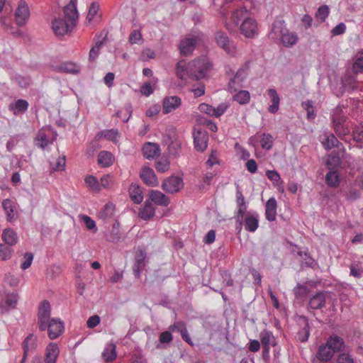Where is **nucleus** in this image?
<instances>
[{"label": "nucleus", "instance_id": "nucleus-32", "mask_svg": "<svg viewBox=\"0 0 363 363\" xmlns=\"http://www.w3.org/2000/svg\"><path fill=\"white\" fill-rule=\"evenodd\" d=\"M114 157L108 151H101L98 155V164L102 167H108L113 164Z\"/></svg>", "mask_w": 363, "mask_h": 363}, {"label": "nucleus", "instance_id": "nucleus-40", "mask_svg": "<svg viewBox=\"0 0 363 363\" xmlns=\"http://www.w3.org/2000/svg\"><path fill=\"white\" fill-rule=\"evenodd\" d=\"M103 357L107 362H112L116 358V347L114 344H108L102 353Z\"/></svg>", "mask_w": 363, "mask_h": 363}, {"label": "nucleus", "instance_id": "nucleus-12", "mask_svg": "<svg viewBox=\"0 0 363 363\" xmlns=\"http://www.w3.org/2000/svg\"><path fill=\"white\" fill-rule=\"evenodd\" d=\"M300 327L297 333V339L302 342H306L310 335V324L308 319L305 316H301L298 320Z\"/></svg>", "mask_w": 363, "mask_h": 363}, {"label": "nucleus", "instance_id": "nucleus-54", "mask_svg": "<svg viewBox=\"0 0 363 363\" xmlns=\"http://www.w3.org/2000/svg\"><path fill=\"white\" fill-rule=\"evenodd\" d=\"M37 145L42 149H45L48 146V142L45 133L40 130L36 137Z\"/></svg>", "mask_w": 363, "mask_h": 363}, {"label": "nucleus", "instance_id": "nucleus-35", "mask_svg": "<svg viewBox=\"0 0 363 363\" xmlns=\"http://www.w3.org/2000/svg\"><path fill=\"white\" fill-rule=\"evenodd\" d=\"M334 353L333 352V350H331L326 343L325 345H323L320 346L318 353H317V357L323 362H327L330 360Z\"/></svg>", "mask_w": 363, "mask_h": 363}, {"label": "nucleus", "instance_id": "nucleus-34", "mask_svg": "<svg viewBox=\"0 0 363 363\" xmlns=\"http://www.w3.org/2000/svg\"><path fill=\"white\" fill-rule=\"evenodd\" d=\"M56 69L60 72L77 74L80 71V67L74 62H65L59 65Z\"/></svg>", "mask_w": 363, "mask_h": 363}, {"label": "nucleus", "instance_id": "nucleus-43", "mask_svg": "<svg viewBox=\"0 0 363 363\" xmlns=\"http://www.w3.org/2000/svg\"><path fill=\"white\" fill-rule=\"evenodd\" d=\"M233 100L240 104H246L250 100V95L248 91L241 90L233 95Z\"/></svg>", "mask_w": 363, "mask_h": 363}, {"label": "nucleus", "instance_id": "nucleus-14", "mask_svg": "<svg viewBox=\"0 0 363 363\" xmlns=\"http://www.w3.org/2000/svg\"><path fill=\"white\" fill-rule=\"evenodd\" d=\"M60 354V348L55 342L49 343L45 350L44 362L57 363Z\"/></svg>", "mask_w": 363, "mask_h": 363}, {"label": "nucleus", "instance_id": "nucleus-50", "mask_svg": "<svg viewBox=\"0 0 363 363\" xmlns=\"http://www.w3.org/2000/svg\"><path fill=\"white\" fill-rule=\"evenodd\" d=\"M246 209H247V206L238 207V211L235 216L236 222L238 223V226L237 227V229H238L239 231H240L242 230L243 220L245 216V214Z\"/></svg>", "mask_w": 363, "mask_h": 363}, {"label": "nucleus", "instance_id": "nucleus-33", "mask_svg": "<svg viewBox=\"0 0 363 363\" xmlns=\"http://www.w3.org/2000/svg\"><path fill=\"white\" fill-rule=\"evenodd\" d=\"M106 239L111 242H116L121 239L119 223H115L105 234Z\"/></svg>", "mask_w": 363, "mask_h": 363}, {"label": "nucleus", "instance_id": "nucleus-37", "mask_svg": "<svg viewBox=\"0 0 363 363\" xmlns=\"http://www.w3.org/2000/svg\"><path fill=\"white\" fill-rule=\"evenodd\" d=\"M2 240L9 246H13L16 244L18 237L14 230L8 228L5 229L2 233Z\"/></svg>", "mask_w": 363, "mask_h": 363}, {"label": "nucleus", "instance_id": "nucleus-7", "mask_svg": "<svg viewBox=\"0 0 363 363\" xmlns=\"http://www.w3.org/2000/svg\"><path fill=\"white\" fill-rule=\"evenodd\" d=\"M240 33L247 38H254L258 33L257 21L251 17H246L240 26Z\"/></svg>", "mask_w": 363, "mask_h": 363}, {"label": "nucleus", "instance_id": "nucleus-28", "mask_svg": "<svg viewBox=\"0 0 363 363\" xmlns=\"http://www.w3.org/2000/svg\"><path fill=\"white\" fill-rule=\"evenodd\" d=\"M64 13L69 21L75 23L78 18L76 0H70L69 3L64 8Z\"/></svg>", "mask_w": 363, "mask_h": 363}, {"label": "nucleus", "instance_id": "nucleus-11", "mask_svg": "<svg viewBox=\"0 0 363 363\" xmlns=\"http://www.w3.org/2000/svg\"><path fill=\"white\" fill-rule=\"evenodd\" d=\"M183 185L181 177L172 176L164 180L162 188L168 194H174L180 191Z\"/></svg>", "mask_w": 363, "mask_h": 363}, {"label": "nucleus", "instance_id": "nucleus-9", "mask_svg": "<svg viewBox=\"0 0 363 363\" xmlns=\"http://www.w3.org/2000/svg\"><path fill=\"white\" fill-rule=\"evenodd\" d=\"M29 17L30 10L28 4L24 0L19 1L15 11V20L17 25L19 26L26 25Z\"/></svg>", "mask_w": 363, "mask_h": 363}, {"label": "nucleus", "instance_id": "nucleus-31", "mask_svg": "<svg viewBox=\"0 0 363 363\" xmlns=\"http://www.w3.org/2000/svg\"><path fill=\"white\" fill-rule=\"evenodd\" d=\"M128 192H129L130 197L131 200L135 203L138 204L143 201V191L138 185H137L135 184H130V186H129V189H128Z\"/></svg>", "mask_w": 363, "mask_h": 363}, {"label": "nucleus", "instance_id": "nucleus-63", "mask_svg": "<svg viewBox=\"0 0 363 363\" xmlns=\"http://www.w3.org/2000/svg\"><path fill=\"white\" fill-rule=\"evenodd\" d=\"M336 363H354V362L350 354L342 353L337 356Z\"/></svg>", "mask_w": 363, "mask_h": 363}, {"label": "nucleus", "instance_id": "nucleus-52", "mask_svg": "<svg viewBox=\"0 0 363 363\" xmlns=\"http://www.w3.org/2000/svg\"><path fill=\"white\" fill-rule=\"evenodd\" d=\"M13 252L12 249L9 246H6L4 244H0V259L6 260L11 257Z\"/></svg>", "mask_w": 363, "mask_h": 363}, {"label": "nucleus", "instance_id": "nucleus-57", "mask_svg": "<svg viewBox=\"0 0 363 363\" xmlns=\"http://www.w3.org/2000/svg\"><path fill=\"white\" fill-rule=\"evenodd\" d=\"M99 9V4L98 3L93 2L91 4L89 11H88L87 17H86V19L89 22L91 21L94 18V17L96 16V15L98 13Z\"/></svg>", "mask_w": 363, "mask_h": 363}, {"label": "nucleus", "instance_id": "nucleus-49", "mask_svg": "<svg viewBox=\"0 0 363 363\" xmlns=\"http://www.w3.org/2000/svg\"><path fill=\"white\" fill-rule=\"evenodd\" d=\"M247 13V9L245 7H242L233 12L232 20L233 23L238 25L242 18H246L245 15Z\"/></svg>", "mask_w": 363, "mask_h": 363}, {"label": "nucleus", "instance_id": "nucleus-19", "mask_svg": "<svg viewBox=\"0 0 363 363\" xmlns=\"http://www.w3.org/2000/svg\"><path fill=\"white\" fill-rule=\"evenodd\" d=\"M150 201L160 206H167L169 204V199L162 192L157 190H151L149 192Z\"/></svg>", "mask_w": 363, "mask_h": 363}, {"label": "nucleus", "instance_id": "nucleus-30", "mask_svg": "<svg viewBox=\"0 0 363 363\" xmlns=\"http://www.w3.org/2000/svg\"><path fill=\"white\" fill-rule=\"evenodd\" d=\"M143 155L145 158L154 159L159 156L160 155V148L158 145L151 143H147L144 145L143 147Z\"/></svg>", "mask_w": 363, "mask_h": 363}, {"label": "nucleus", "instance_id": "nucleus-62", "mask_svg": "<svg viewBox=\"0 0 363 363\" xmlns=\"http://www.w3.org/2000/svg\"><path fill=\"white\" fill-rule=\"evenodd\" d=\"M23 259L24 260L22 262L21 267L22 269L25 270L30 267L33 260V254L31 252H26L24 255Z\"/></svg>", "mask_w": 363, "mask_h": 363}, {"label": "nucleus", "instance_id": "nucleus-13", "mask_svg": "<svg viewBox=\"0 0 363 363\" xmlns=\"http://www.w3.org/2000/svg\"><path fill=\"white\" fill-rule=\"evenodd\" d=\"M181 104L182 100L179 96H167L163 99L162 112L164 114L169 113L178 108Z\"/></svg>", "mask_w": 363, "mask_h": 363}, {"label": "nucleus", "instance_id": "nucleus-41", "mask_svg": "<svg viewBox=\"0 0 363 363\" xmlns=\"http://www.w3.org/2000/svg\"><path fill=\"white\" fill-rule=\"evenodd\" d=\"M85 183L87 186L94 192H99L101 191V185L97 178L92 175H88L85 177Z\"/></svg>", "mask_w": 363, "mask_h": 363}, {"label": "nucleus", "instance_id": "nucleus-42", "mask_svg": "<svg viewBox=\"0 0 363 363\" xmlns=\"http://www.w3.org/2000/svg\"><path fill=\"white\" fill-rule=\"evenodd\" d=\"M356 186H357L354 184L350 186L347 191L345 192L347 200L350 201H354L360 198L361 192L356 188Z\"/></svg>", "mask_w": 363, "mask_h": 363}, {"label": "nucleus", "instance_id": "nucleus-64", "mask_svg": "<svg viewBox=\"0 0 363 363\" xmlns=\"http://www.w3.org/2000/svg\"><path fill=\"white\" fill-rule=\"evenodd\" d=\"M353 70L355 73L363 72V57H358L353 63Z\"/></svg>", "mask_w": 363, "mask_h": 363}, {"label": "nucleus", "instance_id": "nucleus-18", "mask_svg": "<svg viewBox=\"0 0 363 363\" xmlns=\"http://www.w3.org/2000/svg\"><path fill=\"white\" fill-rule=\"evenodd\" d=\"M326 301L325 292L319 291L310 296L308 305L311 309H320L325 306Z\"/></svg>", "mask_w": 363, "mask_h": 363}, {"label": "nucleus", "instance_id": "nucleus-59", "mask_svg": "<svg viewBox=\"0 0 363 363\" xmlns=\"http://www.w3.org/2000/svg\"><path fill=\"white\" fill-rule=\"evenodd\" d=\"M293 291L296 298H302L306 296L308 293V289L303 285L297 284L293 289Z\"/></svg>", "mask_w": 363, "mask_h": 363}, {"label": "nucleus", "instance_id": "nucleus-1", "mask_svg": "<svg viewBox=\"0 0 363 363\" xmlns=\"http://www.w3.org/2000/svg\"><path fill=\"white\" fill-rule=\"evenodd\" d=\"M330 119L332 128L335 133L340 139L347 141V138H350L351 128L344 112V107L338 105L333 109Z\"/></svg>", "mask_w": 363, "mask_h": 363}, {"label": "nucleus", "instance_id": "nucleus-39", "mask_svg": "<svg viewBox=\"0 0 363 363\" xmlns=\"http://www.w3.org/2000/svg\"><path fill=\"white\" fill-rule=\"evenodd\" d=\"M9 107L15 115H18L20 113H24L28 109V103L24 99H18L14 104H10Z\"/></svg>", "mask_w": 363, "mask_h": 363}, {"label": "nucleus", "instance_id": "nucleus-44", "mask_svg": "<svg viewBox=\"0 0 363 363\" xmlns=\"http://www.w3.org/2000/svg\"><path fill=\"white\" fill-rule=\"evenodd\" d=\"M115 207L113 203H108L104 208L99 212L98 216L99 218L106 219L111 217L114 213Z\"/></svg>", "mask_w": 363, "mask_h": 363}, {"label": "nucleus", "instance_id": "nucleus-5", "mask_svg": "<svg viewBox=\"0 0 363 363\" xmlns=\"http://www.w3.org/2000/svg\"><path fill=\"white\" fill-rule=\"evenodd\" d=\"M51 307L49 301L41 302L38 313V325L40 331H45L46 323L50 320Z\"/></svg>", "mask_w": 363, "mask_h": 363}, {"label": "nucleus", "instance_id": "nucleus-4", "mask_svg": "<svg viewBox=\"0 0 363 363\" xmlns=\"http://www.w3.org/2000/svg\"><path fill=\"white\" fill-rule=\"evenodd\" d=\"M204 35L201 32H195L188 37L182 39L179 45L180 54L183 56L191 55L196 45L203 40Z\"/></svg>", "mask_w": 363, "mask_h": 363}, {"label": "nucleus", "instance_id": "nucleus-29", "mask_svg": "<svg viewBox=\"0 0 363 363\" xmlns=\"http://www.w3.org/2000/svg\"><path fill=\"white\" fill-rule=\"evenodd\" d=\"M267 94L272 101V105L268 108V111L271 113H276L279 108L280 98L275 89H269Z\"/></svg>", "mask_w": 363, "mask_h": 363}, {"label": "nucleus", "instance_id": "nucleus-2", "mask_svg": "<svg viewBox=\"0 0 363 363\" xmlns=\"http://www.w3.org/2000/svg\"><path fill=\"white\" fill-rule=\"evenodd\" d=\"M269 38L274 40H280L286 48H291L298 40V37L295 32L289 31L284 21H277L272 24Z\"/></svg>", "mask_w": 363, "mask_h": 363}, {"label": "nucleus", "instance_id": "nucleus-55", "mask_svg": "<svg viewBox=\"0 0 363 363\" xmlns=\"http://www.w3.org/2000/svg\"><path fill=\"white\" fill-rule=\"evenodd\" d=\"M81 219L88 230H94V232L96 231L97 228L96 226V222L91 217L86 215H83L81 216Z\"/></svg>", "mask_w": 363, "mask_h": 363}, {"label": "nucleus", "instance_id": "nucleus-46", "mask_svg": "<svg viewBox=\"0 0 363 363\" xmlns=\"http://www.w3.org/2000/svg\"><path fill=\"white\" fill-rule=\"evenodd\" d=\"M350 274L356 279L363 277V267L359 262H354L350 266Z\"/></svg>", "mask_w": 363, "mask_h": 363}, {"label": "nucleus", "instance_id": "nucleus-60", "mask_svg": "<svg viewBox=\"0 0 363 363\" xmlns=\"http://www.w3.org/2000/svg\"><path fill=\"white\" fill-rule=\"evenodd\" d=\"M352 138L357 143H363V125L357 126L352 131Z\"/></svg>", "mask_w": 363, "mask_h": 363}, {"label": "nucleus", "instance_id": "nucleus-47", "mask_svg": "<svg viewBox=\"0 0 363 363\" xmlns=\"http://www.w3.org/2000/svg\"><path fill=\"white\" fill-rule=\"evenodd\" d=\"M2 206L6 213L7 220L11 221L14 218V207L10 199H5L2 202Z\"/></svg>", "mask_w": 363, "mask_h": 363}, {"label": "nucleus", "instance_id": "nucleus-27", "mask_svg": "<svg viewBox=\"0 0 363 363\" xmlns=\"http://www.w3.org/2000/svg\"><path fill=\"white\" fill-rule=\"evenodd\" d=\"M260 340L262 345L263 351L269 352L270 345H275V340L273 333L269 330H264L260 333Z\"/></svg>", "mask_w": 363, "mask_h": 363}, {"label": "nucleus", "instance_id": "nucleus-24", "mask_svg": "<svg viewBox=\"0 0 363 363\" xmlns=\"http://www.w3.org/2000/svg\"><path fill=\"white\" fill-rule=\"evenodd\" d=\"M155 208L152 203L148 200L145 201L144 205L140 208L139 217L145 220H150L155 216Z\"/></svg>", "mask_w": 363, "mask_h": 363}, {"label": "nucleus", "instance_id": "nucleus-58", "mask_svg": "<svg viewBox=\"0 0 363 363\" xmlns=\"http://www.w3.org/2000/svg\"><path fill=\"white\" fill-rule=\"evenodd\" d=\"M102 45H103V42L99 41V42H97L96 43V45L91 48V49L89 51V60L94 61L95 59L97 58Z\"/></svg>", "mask_w": 363, "mask_h": 363}, {"label": "nucleus", "instance_id": "nucleus-26", "mask_svg": "<svg viewBox=\"0 0 363 363\" xmlns=\"http://www.w3.org/2000/svg\"><path fill=\"white\" fill-rule=\"evenodd\" d=\"M277 203L274 197L270 198L265 205V216L269 221H274L277 217Z\"/></svg>", "mask_w": 363, "mask_h": 363}, {"label": "nucleus", "instance_id": "nucleus-25", "mask_svg": "<svg viewBox=\"0 0 363 363\" xmlns=\"http://www.w3.org/2000/svg\"><path fill=\"white\" fill-rule=\"evenodd\" d=\"M18 302L16 294H10L0 298V308L2 311H8L16 307Z\"/></svg>", "mask_w": 363, "mask_h": 363}, {"label": "nucleus", "instance_id": "nucleus-51", "mask_svg": "<svg viewBox=\"0 0 363 363\" xmlns=\"http://www.w3.org/2000/svg\"><path fill=\"white\" fill-rule=\"evenodd\" d=\"M128 41L130 44H141L143 40L140 30H133L129 35Z\"/></svg>", "mask_w": 363, "mask_h": 363}, {"label": "nucleus", "instance_id": "nucleus-48", "mask_svg": "<svg viewBox=\"0 0 363 363\" xmlns=\"http://www.w3.org/2000/svg\"><path fill=\"white\" fill-rule=\"evenodd\" d=\"M261 146L266 150L272 149L273 145V138L269 133H263L260 140Z\"/></svg>", "mask_w": 363, "mask_h": 363}, {"label": "nucleus", "instance_id": "nucleus-56", "mask_svg": "<svg viewBox=\"0 0 363 363\" xmlns=\"http://www.w3.org/2000/svg\"><path fill=\"white\" fill-rule=\"evenodd\" d=\"M329 14V8L328 6L323 5L318 8V11L315 13V16L317 18L320 19V21H325L326 18Z\"/></svg>", "mask_w": 363, "mask_h": 363}, {"label": "nucleus", "instance_id": "nucleus-15", "mask_svg": "<svg viewBox=\"0 0 363 363\" xmlns=\"http://www.w3.org/2000/svg\"><path fill=\"white\" fill-rule=\"evenodd\" d=\"M140 177L143 182L147 186L154 187L158 185L156 174L154 170L150 167H143L140 173Z\"/></svg>", "mask_w": 363, "mask_h": 363}, {"label": "nucleus", "instance_id": "nucleus-8", "mask_svg": "<svg viewBox=\"0 0 363 363\" xmlns=\"http://www.w3.org/2000/svg\"><path fill=\"white\" fill-rule=\"evenodd\" d=\"M46 330H48L49 338L55 340L63 333L65 330L64 323L60 318H52L46 323Z\"/></svg>", "mask_w": 363, "mask_h": 363}, {"label": "nucleus", "instance_id": "nucleus-61", "mask_svg": "<svg viewBox=\"0 0 363 363\" xmlns=\"http://www.w3.org/2000/svg\"><path fill=\"white\" fill-rule=\"evenodd\" d=\"M266 175L273 182L274 185L282 181L280 174L276 170H267Z\"/></svg>", "mask_w": 363, "mask_h": 363}, {"label": "nucleus", "instance_id": "nucleus-21", "mask_svg": "<svg viewBox=\"0 0 363 363\" xmlns=\"http://www.w3.org/2000/svg\"><path fill=\"white\" fill-rule=\"evenodd\" d=\"M208 136L205 133L198 131L194 133V144L196 150L203 152L208 146Z\"/></svg>", "mask_w": 363, "mask_h": 363}, {"label": "nucleus", "instance_id": "nucleus-3", "mask_svg": "<svg viewBox=\"0 0 363 363\" xmlns=\"http://www.w3.org/2000/svg\"><path fill=\"white\" fill-rule=\"evenodd\" d=\"M211 67V65L206 57H201L189 62L191 79L199 80L204 78Z\"/></svg>", "mask_w": 363, "mask_h": 363}, {"label": "nucleus", "instance_id": "nucleus-17", "mask_svg": "<svg viewBox=\"0 0 363 363\" xmlns=\"http://www.w3.org/2000/svg\"><path fill=\"white\" fill-rule=\"evenodd\" d=\"M245 229L250 233H254L259 227V215L257 213L248 212L243 220Z\"/></svg>", "mask_w": 363, "mask_h": 363}, {"label": "nucleus", "instance_id": "nucleus-16", "mask_svg": "<svg viewBox=\"0 0 363 363\" xmlns=\"http://www.w3.org/2000/svg\"><path fill=\"white\" fill-rule=\"evenodd\" d=\"M38 347V337L33 333H30L23 341L22 347L23 356L27 358L29 354L33 352Z\"/></svg>", "mask_w": 363, "mask_h": 363}, {"label": "nucleus", "instance_id": "nucleus-45", "mask_svg": "<svg viewBox=\"0 0 363 363\" xmlns=\"http://www.w3.org/2000/svg\"><path fill=\"white\" fill-rule=\"evenodd\" d=\"M323 147L327 150H330L333 147H338L340 142L335 135L330 133L326 136L325 141L322 142Z\"/></svg>", "mask_w": 363, "mask_h": 363}, {"label": "nucleus", "instance_id": "nucleus-38", "mask_svg": "<svg viewBox=\"0 0 363 363\" xmlns=\"http://www.w3.org/2000/svg\"><path fill=\"white\" fill-rule=\"evenodd\" d=\"M189 70V63L187 65L183 64L181 62L177 63L176 67V74L180 79L186 80L188 78H191Z\"/></svg>", "mask_w": 363, "mask_h": 363}, {"label": "nucleus", "instance_id": "nucleus-6", "mask_svg": "<svg viewBox=\"0 0 363 363\" xmlns=\"http://www.w3.org/2000/svg\"><path fill=\"white\" fill-rule=\"evenodd\" d=\"M215 40L217 45L223 48L227 54L231 56H234L235 55V46L233 42L230 40L226 33L220 30L217 31L215 33Z\"/></svg>", "mask_w": 363, "mask_h": 363}, {"label": "nucleus", "instance_id": "nucleus-20", "mask_svg": "<svg viewBox=\"0 0 363 363\" xmlns=\"http://www.w3.org/2000/svg\"><path fill=\"white\" fill-rule=\"evenodd\" d=\"M326 345L333 350V353L342 352L345 347L344 340L336 335L329 337L326 341Z\"/></svg>", "mask_w": 363, "mask_h": 363}, {"label": "nucleus", "instance_id": "nucleus-23", "mask_svg": "<svg viewBox=\"0 0 363 363\" xmlns=\"http://www.w3.org/2000/svg\"><path fill=\"white\" fill-rule=\"evenodd\" d=\"M146 258V252L145 250H138L136 252L135 256V264L133 266V272L136 277L139 278L140 272L143 268L145 267V260Z\"/></svg>", "mask_w": 363, "mask_h": 363}, {"label": "nucleus", "instance_id": "nucleus-36", "mask_svg": "<svg viewBox=\"0 0 363 363\" xmlns=\"http://www.w3.org/2000/svg\"><path fill=\"white\" fill-rule=\"evenodd\" d=\"M325 182L330 187H337L340 182L338 172L336 170H330L325 175Z\"/></svg>", "mask_w": 363, "mask_h": 363}, {"label": "nucleus", "instance_id": "nucleus-10", "mask_svg": "<svg viewBox=\"0 0 363 363\" xmlns=\"http://www.w3.org/2000/svg\"><path fill=\"white\" fill-rule=\"evenodd\" d=\"M74 26L75 23H72L69 21H67L63 18H55L52 22V28L57 36H63L66 35Z\"/></svg>", "mask_w": 363, "mask_h": 363}, {"label": "nucleus", "instance_id": "nucleus-53", "mask_svg": "<svg viewBox=\"0 0 363 363\" xmlns=\"http://www.w3.org/2000/svg\"><path fill=\"white\" fill-rule=\"evenodd\" d=\"M302 107L306 111L308 118H315V115L314 113L313 102L312 101L308 100L302 102Z\"/></svg>", "mask_w": 363, "mask_h": 363}, {"label": "nucleus", "instance_id": "nucleus-22", "mask_svg": "<svg viewBox=\"0 0 363 363\" xmlns=\"http://www.w3.org/2000/svg\"><path fill=\"white\" fill-rule=\"evenodd\" d=\"M248 70V66L245 65L240 67L236 72L234 78L229 82V90L230 92L236 91L237 88L235 87V84H240L246 77Z\"/></svg>", "mask_w": 363, "mask_h": 363}]
</instances>
